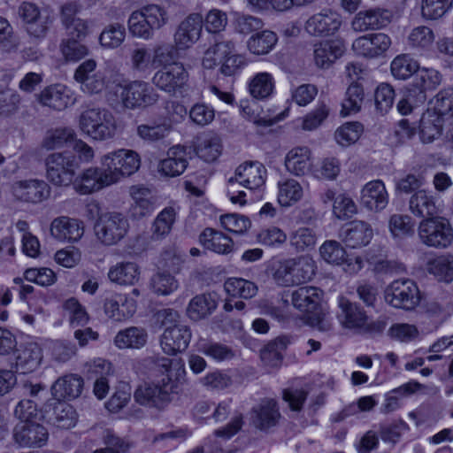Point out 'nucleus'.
Wrapping results in <instances>:
<instances>
[{
    "label": "nucleus",
    "mask_w": 453,
    "mask_h": 453,
    "mask_svg": "<svg viewBox=\"0 0 453 453\" xmlns=\"http://www.w3.org/2000/svg\"><path fill=\"white\" fill-rule=\"evenodd\" d=\"M418 234L423 244L433 248L445 249L453 242V227L443 217L422 220Z\"/></svg>",
    "instance_id": "obj_6"
},
{
    "label": "nucleus",
    "mask_w": 453,
    "mask_h": 453,
    "mask_svg": "<svg viewBox=\"0 0 453 453\" xmlns=\"http://www.w3.org/2000/svg\"><path fill=\"white\" fill-rule=\"evenodd\" d=\"M127 27L130 35L136 38L150 40L154 35V29L141 8L130 14Z\"/></svg>",
    "instance_id": "obj_44"
},
{
    "label": "nucleus",
    "mask_w": 453,
    "mask_h": 453,
    "mask_svg": "<svg viewBox=\"0 0 453 453\" xmlns=\"http://www.w3.org/2000/svg\"><path fill=\"white\" fill-rule=\"evenodd\" d=\"M288 171L295 175H304L311 170V151L306 146L296 147L289 150L285 157Z\"/></svg>",
    "instance_id": "obj_38"
},
{
    "label": "nucleus",
    "mask_w": 453,
    "mask_h": 453,
    "mask_svg": "<svg viewBox=\"0 0 453 453\" xmlns=\"http://www.w3.org/2000/svg\"><path fill=\"white\" fill-rule=\"evenodd\" d=\"M233 25L235 32L243 35L257 33L265 26L260 18L239 13L236 14Z\"/></svg>",
    "instance_id": "obj_59"
},
{
    "label": "nucleus",
    "mask_w": 453,
    "mask_h": 453,
    "mask_svg": "<svg viewBox=\"0 0 453 453\" xmlns=\"http://www.w3.org/2000/svg\"><path fill=\"white\" fill-rule=\"evenodd\" d=\"M217 305V301L211 294L197 295L189 301L187 315L190 319L198 321L211 315Z\"/></svg>",
    "instance_id": "obj_41"
},
{
    "label": "nucleus",
    "mask_w": 453,
    "mask_h": 453,
    "mask_svg": "<svg viewBox=\"0 0 453 453\" xmlns=\"http://www.w3.org/2000/svg\"><path fill=\"white\" fill-rule=\"evenodd\" d=\"M188 165V152L185 146L175 145L171 147L166 157L162 159L157 171L166 177H176L184 173Z\"/></svg>",
    "instance_id": "obj_27"
},
{
    "label": "nucleus",
    "mask_w": 453,
    "mask_h": 453,
    "mask_svg": "<svg viewBox=\"0 0 453 453\" xmlns=\"http://www.w3.org/2000/svg\"><path fill=\"white\" fill-rule=\"evenodd\" d=\"M339 311L337 319L342 327L361 332L367 325L368 316L357 303L350 302L344 296L338 298Z\"/></svg>",
    "instance_id": "obj_15"
},
{
    "label": "nucleus",
    "mask_w": 453,
    "mask_h": 453,
    "mask_svg": "<svg viewBox=\"0 0 453 453\" xmlns=\"http://www.w3.org/2000/svg\"><path fill=\"white\" fill-rule=\"evenodd\" d=\"M321 257L328 264L341 265L346 262L345 271L349 273H357L363 268V259L359 257L354 260L346 259V251L340 242L336 241H326L319 248Z\"/></svg>",
    "instance_id": "obj_26"
},
{
    "label": "nucleus",
    "mask_w": 453,
    "mask_h": 453,
    "mask_svg": "<svg viewBox=\"0 0 453 453\" xmlns=\"http://www.w3.org/2000/svg\"><path fill=\"white\" fill-rule=\"evenodd\" d=\"M280 418L279 406L273 399H265L251 410L252 425L263 432H267L276 426Z\"/></svg>",
    "instance_id": "obj_23"
},
{
    "label": "nucleus",
    "mask_w": 453,
    "mask_h": 453,
    "mask_svg": "<svg viewBox=\"0 0 453 453\" xmlns=\"http://www.w3.org/2000/svg\"><path fill=\"white\" fill-rule=\"evenodd\" d=\"M53 415L54 425L63 429L74 426L77 421L74 409L70 404L60 401L55 405Z\"/></svg>",
    "instance_id": "obj_55"
},
{
    "label": "nucleus",
    "mask_w": 453,
    "mask_h": 453,
    "mask_svg": "<svg viewBox=\"0 0 453 453\" xmlns=\"http://www.w3.org/2000/svg\"><path fill=\"white\" fill-rule=\"evenodd\" d=\"M120 88V99L127 109L145 108L153 105L158 100V94L144 81H131Z\"/></svg>",
    "instance_id": "obj_11"
},
{
    "label": "nucleus",
    "mask_w": 453,
    "mask_h": 453,
    "mask_svg": "<svg viewBox=\"0 0 453 453\" xmlns=\"http://www.w3.org/2000/svg\"><path fill=\"white\" fill-rule=\"evenodd\" d=\"M76 134L70 127L57 128L49 132L42 142V147L47 150L59 149L67 143L73 142Z\"/></svg>",
    "instance_id": "obj_50"
},
{
    "label": "nucleus",
    "mask_w": 453,
    "mask_h": 453,
    "mask_svg": "<svg viewBox=\"0 0 453 453\" xmlns=\"http://www.w3.org/2000/svg\"><path fill=\"white\" fill-rule=\"evenodd\" d=\"M130 65L133 71L145 73L152 65V59L149 49L145 46H135L130 51Z\"/></svg>",
    "instance_id": "obj_64"
},
{
    "label": "nucleus",
    "mask_w": 453,
    "mask_h": 453,
    "mask_svg": "<svg viewBox=\"0 0 453 453\" xmlns=\"http://www.w3.org/2000/svg\"><path fill=\"white\" fill-rule=\"evenodd\" d=\"M392 12L385 8L375 7L360 11L352 20L356 31L380 29L391 22Z\"/></svg>",
    "instance_id": "obj_24"
},
{
    "label": "nucleus",
    "mask_w": 453,
    "mask_h": 453,
    "mask_svg": "<svg viewBox=\"0 0 453 453\" xmlns=\"http://www.w3.org/2000/svg\"><path fill=\"white\" fill-rule=\"evenodd\" d=\"M189 74L183 64L174 62L157 71L152 83L160 90L174 96L182 93L188 85Z\"/></svg>",
    "instance_id": "obj_9"
},
{
    "label": "nucleus",
    "mask_w": 453,
    "mask_h": 453,
    "mask_svg": "<svg viewBox=\"0 0 453 453\" xmlns=\"http://www.w3.org/2000/svg\"><path fill=\"white\" fill-rule=\"evenodd\" d=\"M316 273V263L309 256L280 260L272 266V277L280 287H291L310 281Z\"/></svg>",
    "instance_id": "obj_3"
},
{
    "label": "nucleus",
    "mask_w": 453,
    "mask_h": 453,
    "mask_svg": "<svg viewBox=\"0 0 453 453\" xmlns=\"http://www.w3.org/2000/svg\"><path fill=\"white\" fill-rule=\"evenodd\" d=\"M199 241L204 248L219 254H228L234 247L230 237L212 228H205L200 234Z\"/></svg>",
    "instance_id": "obj_40"
},
{
    "label": "nucleus",
    "mask_w": 453,
    "mask_h": 453,
    "mask_svg": "<svg viewBox=\"0 0 453 453\" xmlns=\"http://www.w3.org/2000/svg\"><path fill=\"white\" fill-rule=\"evenodd\" d=\"M441 82V74L434 68L418 67L408 85L415 101L426 102V93L435 89Z\"/></svg>",
    "instance_id": "obj_14"
},
{
    "label": "nucleus",
    "mask_w": 453,
    "mask_h": 453,
    "mask_svg": "<svg viewBox=\"0 0 453 453\" xmlns=\"http://www.w3.org/2000/svg\"><path fill=\"white\" fill-rule=\"evenodd\" d=\"M203 19L199 13L189 14L182 20L174 34V44L177 50H185L194 45L200 38Z\"/></svg>",
    "instance_id": "obj_12"
},
{
    "label": "nucleus",
    "mask_w": 453,
    "mask_h": 453,
    "mask_svg": "<svg viewBox=\"0 0 453 453\" xmlns=\"http://www.w3.org/2000/svg\"><path fill=\"white\" fill-rule=\"evenodd\" d=\"M101 163L114 184L119 182L122 177L129 176L139 169L140 157L133 150H119L104 155Z\"/></svg>",
    "instance_id": "obj_8"
},
{
    "label": "nucleus",
    "mask_w": 453,
    "mask_h": 453,
    "mask_svg": "<svg viewBox=\"0 0 453 453\" xmlns=\"http://www.w3.org/2000/svg\"><path fill=\"white\" fill-rule=\"evenodd\" d=\"M322 291L315 287H301L291 294L293 306L303 312H314L321 301Z\"/></svg>",
    "instance_id": "obj_35"
},
{
    "label": "nucleus",
    "mask_w": 453,
    "mask_h": 453,
    "mask_svg": "<svg viewBox=\"0 0 453 453\" xmlns=\"http://www.w3.org/2000/svg\"><path fill=\"white\" fill-rule=\"evenodd\" d=\"M224 289L233 297L250 299L254 297L257 291V286L248 280L242 278H229L224 283Z\"/></svg>",
    "instance_id": "obj_43"
},
{
    "label": "nucleus",
    "mask_w": 453,
    "mask_h": 453,
    "mask_svg": "<svg viewBox=\"0 0 453 453\" xmlns=\"http://www.w3.org/2000/svg\"><path fill=\"white\" fill-rule=\"evenodd\" d=\"M50 234L61 242H77L84 234V225L76 219L59 217L51 222Z\"/></svg>",
    "instance_id": "obj_29"
},
{
    "label": "nucleus",
    "mask_w": 453,
    "mask_h": 453,
    "mask_svg": "<svg viewBox=\"0 0 453 453\" xmlns=\"http://www.w3.org/2000/svg\"><path fill=\"white\" fill-rule=\"evenodd\" d=\"M81 130L96 141L112 138L117 124L112 113L104 108H89L83 111L79 118Z\"/></svg>",
    "instance_id": "obj_4"
},
{
    "label": "nucleus",
    "mask_w": 453,
    "mask_h": 453,
    "mask_svg": "<svg viewBox=\"0 0 453 453\" xmlns=\"http://www.w3.org/2000/svg\"><path fill=\"white\" fill-rule=\"evenodd\" d=\"M19 48V40L15 35L9 21L0 17V50L4 53L16 52Z\"/></svg>",
    "instance_id": "obj_56"
},
{
    "label": "nucleus",
    "mask_w": 453,
    "mask_h": 453,
    "mask_svg": "<svg viewBox=\"0 0 453 453\" xmlns=\"http://www.w3.org/2000/svg\"><path fill=\"white\" fill-rule=\"evenodd\" d=\"M194 150L198 157L205 162H214L222 152L219 136L211 132L200 134L194 142Z\"/></svg>",
    "instance_id": "obj_30"
},
{
    "label": "nucleus",
    "mask_w": 453,
    "mask_h": 453,
    "mask_svg": "<svg viewBox=\"0 0 453 453\" xmlns=\"http://www.w3.org/2000/svg\"><path fill=\"white\" fill-rule=\"evenodd\" d=\"M426 270L441 280L449 282L453 280V255L431 258L426 263Z\"/></svg>",
    "instance_id": "obj_45"
},
{
    "label": "nucleus",
    "mask_w": 453,
    "mask_h": 453,
    "mask_svg": "<svg viewBox=\"0 0 453 453\" xmlns=\"http://www.w3.org/2000/svg\"><path fill=\"white\" fill-rule=\"evenodd\" d=\"M220 223L226 230L236 234H243L251 226L249 218L236 213L221 215Z\"/></svg>",
    "instance_id": "obj_62"
},
{
    "label": "nucleus",
    "mask_w": 453,
    "mask_h": 453,
    "mask_svg": "<svg viewBox=\"0 0 453 453\" xmlns=\"http://www.w3.org/2000/svg\"><path fill=\"white\" fill-rule=\"evenodd\" d=\"M12 191L16 198H49L50 187L43 180L29 179L13 182Z\"/></svg>",
    "instance_id": "obj_33"
},
{
    "label": "nucleus",
    "mask_w": 453,
    "mask_h": 453,
    "mask_svg": "<svg viewBox=\"0 0 453 453\" xmlns=\"http://www.w3.org/2000/svg\"><path fill=\"white\" fill-rule=\"evenodd\" d=\"M444 119L434 111L427 110L419 122V137L423 143H431L441 137Z\"/></svg>",
    "instance_id": "obj_37"
},
{
    "label": "nucleus",
    "mask_w": 453,
    "mask_h": 453,
    "mask_svg": "<svg viewBox=\"0 0 453 453\" xmlns=\"http://www.w3.org/2000/svg\"><path fill=\"white\" fill-rule=\"evenodd\" d=\"M274 79L267 72L257 73L249 83L250 95L257 99L268 97L273 91Z\"/></svg>",
    "instance_id": "obj_46"
},
{
    "label": "nucleus",
    "mask_w": 453,
    "mask_h": 453,
    "mask_svg": "<svg viewBox=\"0 0 453 453\" xmlns=\"http://www.w3.org/2000/svg\"><path fill=\"white\" fill-rule=\"evenodd\" d=\"M345 50V43L340 38L320 41L313 45V62L318 68L328 69Z\"/></svg>",
    "instance_id": "obj_17"
},
{
    "label": "nucleus",
    "mask_w": 453,
    "mask_h": 453,
    "mask_svg": "<svg viewBox=\"0 0 453 453\" xmlns=\"http://www.w3.org/2000/svg\"><path fill=\"white\" fill-rule=\"evenodd\" d=\"M266 178L265 167L257 161L245 162L234 172V177L228 180L229 198L261 196Z\"/></svg>",
    "instance_id": "obj_2"
},
{
    "label": "nucleus",
    "mask_w": 453,
    "mask_h": 453,
    "mask_svg": "<svg viewBox=\"0 0 453 453\" xmlns=\"http://www.w3.org/2000/svg\"><path fill=\"white\" fill-rule=\"evenodd\" d=\"M373 233L369 224L364 221L352 222L343 234V242L352 249L361 248L367 245Z\"/></svg>",
    "instance_id": "obj_39"
},
{
    "label": "nucleus",
    "mask_w": 453,
    "mask_h": 453,
    "mask_svg": "<svg viewBox=\"0 0 453 453\" xmlns=\"http://www.w3.org/2000/svg\"><path fill=\"white\" fill-rule=\"evenodd\" d=\"M140 274L141 270L136 263L122 261L109 269L108 278L119 285L133 286L139 281Z\"/></svg>",
    "instance_id": "obj_36"
},
{
    "label": "nucleus",
    "mask_w": 453,
    "mask_h": 453,
    "mask_svg": "<svg viewBox=\"0 0 453 453\" xmlns=\"http://www.w3.org/2000/svg\"><path fill=\"white\" fill-rule=\"evenodd\" d=\"M390 46L391 39L384 33L360 36L352 43V49L357 54L371 58L382 56Z\"/></svg>",
    "instance_id": "obj_21"
},
{
    "label": "nucleus",
    "mask_w": 453,
    "mask_h": 453,
    "mask_svg": "<svg viewBox=\"0 0 453 453\" xmlns=\"http://www.w3.org/2000/svg\"><path fill=\"white\" fill-rule=\"evenodd\" d=\"M234 50V43L232 41L216 42L204 52L203 66L206 69L215 67L219 62H222L224 56L231 54Z\"/></svg>",
    "instance_id": "obj_47"
},
{
    "label": "nucleus",
    "mask_w": 453,
    "mask_h": 453,
    "mask_svg": "<svg viewBox=\"0 0 453 453\" xmlns=\"http://www.w3.org/2000/svg\"><path fill=\"white\" fill-rule=\"evenodd\" d=\"M103 441L105 447L97 449L93 453H127L132 446L128 441L117 436L110 430L105 431Z\"/></svg>",
    "instance_id": "obj_57"
},
{
    "label": "nucleus",
    "mask_w": 453,
    "mask_h": 453,
    "mask_svg": "<svg viewBox=\"0 0 453 453\" xmlns=\"http://www.w3.org/2000/svg\"><path fill=\"white\" fill-rule=\"evenodd\" d=\"M42 360V349L36 342L21 344L15 354V368L21 373L35 371Z\"/></svg>",
    "instance_id": "obj_28"
},
{
    "label": "nucleus",
    "mask_w": 453,
    "mask_h": 453,
    "mask_svg": "<svg viewBox=\"0 0 453 453\" xmlns=\"http://www.w3.org/2000/svg\"><path fill=\"white\" fill-rule=\"evenodd\" d=\"M363 132V126L358 122H347L335 132L336 142L342 146L356 142Z\"/></svg>",
    "instance_id": "obj_61"
},
{
    "label": "nucleus",
    "mask_w": 453,
    "mask_h": 453,
    "mask_svg": "<svg viewBox=\"0 0 453 453\" xmlns=\"http://www.w3.org/2000/svg\"><path fill=\"white\" fill-rule=\"evenodd\" d=\"M172 126L166 121L142 124L137 127L138 136L147 142H155L165 139L170 133Z\"/></svg>",
    "instance_id": "obj_48"
},
{
    "label": "nucleus",
    "mask_w": 453,
    "mask_h": 453,
    "mask_svg": "<svg viewBox=\"0 0 453 453\" xmlns=\"http://www.w3.org/2000/svg\"><path fill=\"white\" fill-rule=\"evenodd\" d=\"M423 178L420 176L408 174L397 182L396 189L400 194L410 195L414 193L412 198H427L426 190L423 188Z\"/></svg>",
    "instance_id": "obj_54"
},
{
    "label": "nucleus",
    "mask_w": 453,
    "mask_h": 453,
    "mask_svg": "<svg viewBox=\"0 0 453 453\" xmlns=\"http://www.w3.org/2000/svg\"><path fill=\"white\" fill-rule=\"evenodd\" d=\"M83 388V380L75 374L65 375L55 381L51 387L55 399L70 400L78 397Z\"/></svg>",
    "instance_id": "obj_34"
},
{
    "label": "nucleus",
    "mask_w": 453,
    "mask_h": 453,
    "mask_svg": "<svg viewBox=\"0 0 453 453\" xmlns=\"http://www.w3.org/2000/svg\"><path fill=\"white\" fill-rule=\"evenodd\" d=\"M200 350L217 362L230 360L235 356L232 348L220 342H205L201 345Z\"/></svg>",
    "instance_id": "obj_63"
},
{
    "label": "nucleus",
    "mask_w": 453,
    "mask_h": 453,
    "mask_svg": "<svg viewBox=\"0 0 453 453\" xmlns=\"http://www.w3.org/2000/svg\"><path fill=\"white\" fill-rule=\"evenodd\" d=\"M409 209L418 218L434 219L441 211V204L436 203L434 200H409Z\"/></svg>",
    "instance_id": "obj_60"
},
{
    "label": "nucleus",
    "mask_w": 453,
    "mask_h": 453,
    "mask_svg": "<svg viewBox=\"0 0 453 453\" xmlns=\"http://www.w3.org/2000/svg\"><path fill=\"white\" fill-rule=\"evenodd\" d=\"M96 62L88 59L81 63L74 73V80L80 83L81 89L88 95L99 94L105 88L104 77L96 73Z\"/></svg>",
    "instance_id": "obj_16"
},
{
    "label": "nucleus",
    "mask_w": 453,
    "mask_h": 453,
    "mask_svg": "<svg viewBox=\"0 0 453 453\" xmlns=\"http://www.w3.org/2000/svg\"><path fill=\"white\" fill-rule=\"evenodd\" d=\"M125 38V27L119 23H114L104 28L100 34L99 42L105 49H116L123 43Z\"/></svg>",
    "instance_id": "obj_52"
},
{
    "label": "nucleus",
    "mask_w": 453,
    "mask_h": 453,
    "mask_svg": "<svg viewBox=\"0 0 453 453\" xmlns=\"http://www.w3.org/2000/svg\"><path fill=\"white\" fill-rule=\"evenodd\" d=\"M136 301L127 295L115 293L106 297L104 302L105 315L116 322L125 321L136 311Z\"/></svg>",
    "instance_id": "obj_20"
},
{
    "label": "nucleus",
    "mask_w": 453,
    "mask_h": 453,
    "mask_svg": "<svg viewBox=\"0 0 453 453\" xmlns=\"http://www.w3.org/2000/svg\"><path fill=\"white\" fill-rule=\"evenodd\" d=\"M80 6L74 2L65 3L60 9L59 18L68 35L82 39L89 33L88 22L78 16Z\"/></svg>",
    "instance_id": "obj_19"
},
{
    "label": "nucleus",
    "mask_w": 453,
    "mask_h": 453,
    "mask_svg": "<svg viewBox=\"0 0 453 453\" xmlns=\"http://www.w3.org/2000/svg\"><path fill=\"white\" fill-rule=\"evenodd\" d=\"M191 340V332L188 326L174 325L165 328L161 335L160 345L167 355H175L185 350Z\"/></svg>",
    "instance_id": "obj_22"
},
{
    "label": "nucleus",
    "mask_w": 453,
    "mask_h": 453,
    "mask_svg": "<svg viewBox=\"0 0 453 453\" xmlns=\"http://www.w3.org/2000/svg\"><path fill=\"white\" fill-rule=\"evenodd\" d=\"M278 42L277 35L271 30H259L247 41L248 50L256 56L266 55L273 50Z\"/></svg>",
    "instance_id": "obj_42"
},
{
    "label": "nucleus",
    "mask_w": 453,
    "mask_h": 453,
    "mask_svg": "<svg viewBox=\"0 0 453 453\" xmlns=\"http://www.w3.org/2000/svg\"><path fill=\"white\" fill-rule=\"evenodd\" d=\"M363 100L364 90L362 87L356 82L351 83L346 91V97L342 103L341 114L348 116L357 113L361 109Z\"/></svg>",
    "instance_id": "obj_51"
},
{
    "label": "nucleus",
    "mask_w": 453,
    "mask_h": 453,
    "mask_svg": "<svg viewBox=\"0 0 453 453\" xmlns=\"http://www.w3.org/2000/svg\"><path fill=\"white\" fill-rule=\"evenodd\" d=\"M12 438L19 447H42L48 441L47 429L34 422H19L13 428Z\"/></svg>",
    "instance_id": "obj_13"
},
{
    "label": "nucleus",
    "mask_w": 453,
    "mask_h": 453,
    "mask_svg": "<svg viewBox=\"0 0 453 453\" xmlns=\"http://www.w3.org/2000/svg\"><path fill=\"white\" fill-rule=\"evenodd\" d=\"M129 220L118 211L102 214L94 225L96 240L104 246H113L120 242L128 234Z\"/></svg>",
    "instance_id": "obj_5"
},
{
    "label": "nucleus",
    "mask_w": 453,
    "mask_h": 453,
    "mask_svg": "<svg viewBox=\"0 0 453 453\" xmlns=\"http://www.w3.org/2000/svg\"><path fill=\"white\" fill-rule=\"evenodd\" d=\"M151 290L157 296H169L179 288V282L167 272L155 273L150 281Z\"/></svg>",
    "instance_id": "obj_49"
},
{
    "label": "nucleus",
    "mask_w": 453,
    "mask_h": 453,
    "mask_svg": "<svg viewBox=\"0 0 453 453\" xmlns=\"http://www.w3.org/2000/svg\"><path fill=\"white\" fill-rule=\"evenodd\" d=\"M420 299L417 284L410 279L395 280L385 289V301L394 308L411 311L418 305Z\"/></svg>",
    "instance_id": "obj_7"
},
{
    "label": "nucleus",
    "mask_w": 453,
    "mask_h": 453,
    "mask_svg": "<svg viewBox=\"0 0 453 453\" xmlns=\"http://www.w3.org/2000/svg\"><path fill=\"white\" fill-rule=\"evenodd\" d=\"M341 26L340 14L326 9L309 18L305 23V30L314 36H327L336 33Z\"/></svg>",
    "instance_id": "obj_18"
},
{
    "label": "nucleus",
    "mask_w": 453,
    "mask_h": 453,
    "mask_svg": "<svg viewBox=\"0 0 453 453\" xmlns=\"http://www.w3.org/2000/svg\"><path fill=\"white\" fill-rule=\"evenodd\" d=\"M419 67L418 62L409 55H399L391 63V73L399 80H406L413 77Z\"/></svg>",
    "instance_id": "obj_53"
},
{
    "label": "nucleus",
    "mask_w": 453,
    "mask_h": 453,
    "mask_svg": "<svg viewBox=\"0 0 453 453\" xmlns=\"http://www.w3.org/2000/svg\"><path fill=\"white\" fill-rule=\"evenodd\" d=\"M156 365L165 374L157 381L141 384L134 393L135 402L141 405L164 410L178 393L179 383L185 374L180 358L157 357Z\"/></svg>",
    "instance_id": "obj_1"
},
{
    "label": "nucleus",
    "mask_w": 453,
    "mask_h": 453,
    "mask_svg": "<svg viewBox=\"0 0 453 453\" xmlns=\"http://www.w3.org/2000/svg\"><path fill=\"white\" fill-rule=\"evenodd\" d=\"M48 179L56 185H69L78 168L73 155L68 152H55L45 159Z\"/></svg>",
    "instance_id": "obj_10"
},
{
    "label": "nucleus",
    "mask_w": 453,
    "mask_h": 453,
    "mask_svg": "<svg viewBox=\"0 0 453 453\" xmlns=\"http://www.w3.org/2000/svg\"><path fill=\"white\" fill-rule=\"evenodd\" d=\"M148 338L146 328L132 326L119 330L113 339V343L119 349H140L147 344Z\"/></svg>",
    "instance_id": "obj_32"
},
{
    "label": "nucleus",
    "mask_w": 453,
    "mask_h": 453,
    "mask_svg": "<svg viewBox=\"0 0 453 453\" xmlns=\"http://www.w3.org/2000/svg\"><path fill=\"white\" fill-rule=\"evenodd\" d=\"M39 102L54 110L61 111L73 104L71 90L63 84L46 87L38 96Z\"/></svg>",
    "instance_id": "obj_31"
},
{
    "label": "nucleus",
    "mask_w": 453,
    "mask_h": 453,
    "mask_svg": "<svg viewBox=\"0 0 453 453\" xmlns=\"http://www.w3.org/2000/svg\"><path fill=\"white\" fill-rule=\"evenodd\" d=\"M434 41L433 30L426 26H419L413 28L408 35V43L411 47L418 50L428 49Z\"/></svg>",
    "instance_id": "obj_58"
},
{
    "label": "nucleus",
    "mask_w": 453,
    "mask_h": 453,
    "mask_svg": "<svg viewBox=\"0 0 453 453\" xmlns=\"http://www.w3.org/2000/svg\"><path fill=\"white\" fill-rule=\"evenodd\" d=\"M111 178L104 168L90 167L73 183V188L80 195H90L113 184Z\"/></svg>",
    "instance_id": "obj_25"
}]
</instances>
